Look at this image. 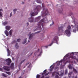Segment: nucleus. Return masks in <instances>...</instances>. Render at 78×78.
Segmentation results:
<instances>
[{"label": "nucleus", "mask_w": 78, "mask_h": 78, "mask_svg": "<svg viewBox=\"0 0 78 78\" xmlns=\"http://www.w3.org/2000/svg\"><path fill=\"white\" fill-rule=\"evenodd\" d=\"M42 5L43 9V15L44 16H46L48 14V11L46 8V6L44 3H42Z\"/></svg>", "instance_id": "nucleus-1"}, {"label": "nucleus", "mask_w": 78, "mask_h": 78, "mask_svg": "<svg viewBox=\"0 0 78 78\" xmlns=\"http://www.w3.org/2000/svg\"><path fill=\"white\" fill-rule=\"evenodd\" d=\"M68 29L66 30L65 31V33L66 34L68 37H69L71 33L70 31L71 30V26L69 25L67 27Z\"/></svg>", "instance_id": "nucleus-2"}, {"label": "nucleus", "mask_w": 78, "mask_h": 78, "mask_svg": "<svg viewBox=\"0 0 78 78\" xmlns=\"http://www.w3.org/2000/svg\"><path fill=\"white\" fill-rule=\"evenodd\" d=\"M58 36H55L53 38V40L52 41V42L50 44H49L48 46H51L54 43H56V44H58Z\"/></svg>", "instance_id": "nucleus-3"}, {"label": "nucleus", "mask_w": 78, "mask_h": 78, "mask_svg": "<svg viewBox=\"0 0 78 78\" xmlns=\"http://www.w3.org/2000/svg\"><path fill=\"white\" fill-rule=\"evenodd\" d=\"M75 26L74 27L73 25H71L72 28H74V29L73 30V32L74 33H76V31H77L78 32V23H74Z\"/></svg>", "instance_id": "nucleus-4"}, {"label": "nucleus", "mask_w": 78, "mask_h": 78, "mask_svg": "<svg viewBox=\"0 0 78 78\" xmlns=\"http://www.w3.org/2000/svg\"><path fill=\"white\" fill-rule=\"evenodd\" d=\"M45 19L47 20L46 18L42 19L41 20H40V22L37 24V25L38 26L37 27L38 28L41 29V25H43L42 22H45Z\"/></svg>", "instance_id": "nucleus-5"}, {"label": "nucleus", "mask_w": 78, "mask_h": 78, "mask_svg": "<svg viewBox=\"0 0 78 78\" xmlns=\"http://www.w3.org/2000/svg\"><path fill=\"white\" fill-rule=\"evenodd\" d=\"M41 9L42 7L41 6L39 5H38L37 6L36 8L34 9V11H36V12L37 13V11H38L40 10Z\"/></svg>", "instance_id": "nucleus-6"}, {"label": "nucleus", "mask_w": 78, "mask_h": 78, "mask_svg": "<svg viewBox=\"0 0 78 78\" xmlns=\"http://www.w3.org/2000/svg\"><path fill=\"white\" fill-rule=\"evenodd\" d=\"M5 61L7 62L6 64L8 66H9L10 64L12 62L11 60L9 58L6 59Z\"/></svg>", "instance_id": "nucleus-7"}, {"label": "nucleus", "mask_w": 78, "mask_h": 78, "mask_svg": "<svg viewBox=\"0 0 78 78\" xmlns=\"http://www.w3.org/2000/svg\"><path fill=\"white\" fill-rule=\"evenodd\" d=\"M3 69H4L7 71H9L10 70V68L9 67H8V66H4Z\"/></svg>", "instance_id": "nucleus-8"}, {"label": "nucleus", "mask_w": 78, "mask_h": 78, "mask_svg": "<svg viewBox=\"0 0 78 78\" xmlns=\"http://www.w3.org/2000/svg\"><path fill=\"white\" fill-rule=\"evenodd\" d=\"M47 71H46V70L45 69L44 72H43V73H42V76L43 75H44L45 76L46 75H47L48 74H49V73H46Z\"/></svg>", "instance_id": "nucleus-9"}, {"label": "nucleus", "mask_w": 78, "mask_h": 78, "mask_svg": "<svg viewBox=\"0 0 78 78\" xmlns=\"http://www.w3.org/2000/svg\"><path fill=\"white\" fill-rule=\"evenodd\" d=\"M34 21V18L32 16H31L29 19V21L30 22H33Z\"/></svg>", "instance_id": "nucleus-10"}, {"label": "nucleus", "mask_w": 78, "mask_h": 78, "mask_svg": "<svg viewBox=\"0 0 78 78\" xmlns=\"http://www.w3.org/2000/svg\"><path fill=\"white\" fill-rule=\"evenodd\" d=\"M34 12H33L32 13H30V14L31 15V16H35V13H37V15L38 14V11H37V12H36V11H34Z\"/></svg>", "instance_id": "nucleus-11"}, {"label": "nucleus", "mask_w": 78, "mask_h": 78, "mask_svg": "<svg viewBox=\"0 0 78 78\" xmlns=\"http://www.w3.org/2000/svg\"><path fill=\"white\" fill-rule=\"evenodd\" d=\"M68 56H69V55L68 54L66 55L64 57L63 60H61V61H60L61 62H63L64 63V62H65L64 60L66 58V57H68Z\"/></svg>", "instance_id": "nucleus-12"}, {"label": "nucleus", "mask_w": 78, "mask_h": 78, "mask_svg": "<svg viewBox=\"0 0 78 78\" xmlns=\"http://www.w3.org/2000/svg\"><path fill=\"white\" fill-rule=\"evenodd\" d=\"M74 53L73 52H72L71 54V55H72L70 56V58L72 59H75L76 58V57H73L74 56Z\"/></svg>", "instance_id": "nucleus-13"}, {"label": "nucleus", "mask_w": 78, "mask_h": 78, "mask_svg": "<svg viewBox=\"0 0 78 78\" xmlns=\"http://www.w3.org/2000/svg\"><path fill=\"white\" fill-rule=\"evenodd\" d=\"M64 28V27L63 26H61V27H59L58 28V30L59 31L60 30H61L62 31H63V29Z\"/></svg>", "instance_id": "nucleus-14"}, {"label": "nucleus", "mask_w": 78, "mask_h": 78, "mask_svg": "<svg viewBox=\"0 0 78 78\" xmlns=\"http://www.w3.org/2000/svg\"><path fill=\"white\" fill-rule=\"evenodd\" d=\"M41 19V16H39L38 17H37L35 19L36 20L38 21L39 20Z\"/></svg>", "instance_id": "nucleus-15"}, {"label": "nucleus", "mask_w": 78, "mask_h": 78, "mask_svg": "<svg viewBox=\"0 0 78 78\" xmlns=\"http://www.w3.org/2000/svg\"><path fill=\"white\" fill-rule=\"evenodd\" d=\"M36 2L37 3L41 4L42 2L40 0H36Z\"/></svg>", "instance_id": "nucleus-16"}, {"label": "nucleus", "mask_w": 78, "mask_h": 78, "mask_svg": "<svg viewBox=\"0 0 78 78\" xmlns=\"http://www.w3.org/2000/svg\"><path fill=\"white\" fill-rule=\"evenodd\" d=\"M36 2L37 3L41 4L42 2L40 0H36Z\"/></svg>", "instance_id": "nucleus-17"}, {"label": "nucleus", "mask_w": 78, "mask_h": 78, "mask_svg": "<svg viewBox=\"0 0 78 78\" xmlns=\"http://www.w3.org/2000/svg\"><path fill=\"white\" fill-rule=\"evenodd\" d=\"M11 28V27L9 26L6 27V29L8 30H9Z\"/></svg>", "instance_id": "nucleus-18"}, {"label": "nucleus", "mask_w": 78, "mask_h": 78, "mask_svg": "<svg viewBox=\"0 0 78 78\" xmlns=\"http://www.w3.org/2000/svg\"><path fill=\"white\" fill-rule=\"evenodd\" d=\"M33 37V34H31L30 36H29V39L31 40V39H32V38Z\"/></svg>", "instance_id": "nucleus-19"}, {"label": "nucleus", "mask_w": 78, "mask_h": 78, "mask_svg": "<svg viewBox=\"0 0 78 78\" xmlns=\"http://www.w3.org/2000/svg\"><path fill=\"white\" fill-rule=\"evenodd\" d=\"M5 34L7 36H8L9 35L8 32L7 30H5Z\"/></svg>", "instance_id": "nucleus-20"}, {"label": "nucleus", "mask_w": 78, "mask_h": 78, "mask_svg": "<svg viewBox=\"0 0 78 78\" xmlns=\"http://www.w3.org/2000/svg\"><path fill=\"white\" fill-rule=\"evenodd\" d=\"M68 66L70 69H72V66L71 65H69Z\"/></svg>", "instance_id": "nucleus-21"}, {"label": "nucleus", "mask_w": 78, "mask_h": 78, "mask_svg": "<svg viewBox=\"0 0 78 78\" xmlns=\"http://www.w3.org/2000/svg\"><path fill=\"white\" fill-rule=\"evenodd\" d=\"M10 67L12 69H13L14 68V63H12L10 66Z\"/></svg>", "instance_id": "nucleus-22"}, {"label": "nucleus", "mask_w": 78, "mask_h": 78, "mask_svg": "<svg viewBox=\"0 0 78 78\" xmlns=\"http://www.w3.org/2000/svg\"><path fill=\"white\" fill-rule=\"evenodd\" d=\"M2 11L3 10H2V9H0V17H2V12H1V11Z\"/></svg>", "instance_id": "nucleus-23"}, {"label": "nucleus", "mask_w": 78, "mask_h": 78, "mask_svg": "<svg viewBox=\"0 0 78 78\" xmlns=\"http://www.w3.org/2000/svg\"><path fill=\"white\" fill-rule=\"evenodd\" d=\"M2 75L5 77H7V75L4 73L2 74Z\"/></svg>", "instance_id": "nucleus-24"}, {"label": "nucleus", "mask_w": 78, "mask_h": 78, "mask_svg": "<svg viewBox=\"0 0 78 78\" xmlns=\"http://www.w3.org/2000/svg\"><path fill=\"white\" fill-rule=\"evenodd\" d=\"M72 74V73H69L68 75V76L69 78H71V75Z\"/></svg>", "instance_id": "nucleus-25"}, {"label": "nucleus", "mask_w": 78, "mask_h": 78, "mask_svg": "<svg viewBox=\"0 0 78 78\" xmlns=\"http://www.w3.org/2000/svg\"><path fill=\"white\" fill-rule=\"evenodd\" d=\"M12 30H10L9 31V34L10 36L12 35Z\"/></svg>", "instance_id": "nucleus-26"}, {"label": "nucleus", "mask_w": 78, "mask_h": 78, "mask_svg": "<svg viewBox=\"0 0 78 78\" xmlns=\"http://www.w3.org/2000/svg\"><path fill=\"white\" fill-rule=\"evenodd\" d=\"M15 47L17 49H18L19 46L18 45V43H16L15 45Z\"/></svg>", "instance_id": "nucleus-27"}, {"label": "nucleus", "mask_w": 78, "mask_h": 78, "mask_svg": "<svg viewBox=\"0 0 78 78\" xmlns=\"http://www.w3.org/2000/svg\"><path fill=\"white\" fill-rule=\"evenodd\" d=\"M6 73H7V74L8 75H11V73L10 72H6Z\"/></svg>", "instance_id": "nucleus-28"}, {"label": "nucleus", "mask_w": 78, "mask_h": 78, "mask_svg": "<svg viewBox=\"0 0 78 78\" xmlns=\"http://www.w3.org/2000/svg\"><path fill=\"white\" fill-rule=\"evenodd\" d=\"M8 23V22L7 21H5V22L3 23L4 25H5Z\"/></svg>", "instance_id": "nucleus-29"}, {"label": "nucleus", "mask_w": 78, "mask_h": 78, "mask_svg": "<svg viewBox=\"0 0 78 78\" xmlns=\"http://www.w3.org/2000/svg\"><path fill=\"white\" fill-rule=\"evenodd\" d=\"M26 60L25 59H24L23 60V61H21L20 63V65H21L22 63H23Z\"/></svg>", "instance_id": "nucleus-30"}, {"label": "nucleus", "mask_w": 78, "mask_h": 78, "mask_svg": "<svg viewBox=\"0 0 78 78\" xmlns=\"http://www.w3.org/2000/svg\"><path fill=\"white\" fill-rule=\"evenodd\" d=\"M26 60L25 59H24L23 60V61H21L20 63V65H21L22 63H23Z\"/></svg>", "instance_id": "nucleus-31"}, {"label": "nucleus", "mask_w": 78, "mask_h": 78, "mask_svg": "<svg viewBox=\"0 0 78 78\" xmlns=\"http://www.w3.org/2000/svg\"><path fill=\"white\" fill-rule=\"evenodd\" d=\"M56 73V72L55 71L53 73H52V76H54L55 75V73Z\"/></svg>", "instance_id": "nucleus-32"}, {"label": "nucleus", "mask_w": 78, "mask_h": 78, "mask_svg": "<svg viewBox=\"0 0 78 78\" xmlns=\"http://www.w3.org/2000/svg\"><path fill=\"white\" fill-rule=\"evenodd\" d=\"M73 71L74 73H77V71L75 69H73Z\"/></svg>", "instance_id": "nucleus-33"}, {"label": "nucleus", "mask_w": 78, "mask_h": 78, "mask_svg": "<svg viewBox=\"0 0 78 78\" xmlns=\"http://www.w3.org/2000/svg\"><path fill=\"white\" fill-rule=\"evenodd\" d=\"M36 77H37L36 78H40V76L39 75L37 74V75Z\"/></svg>", "instance_id": "nucleus-34"}, {"label": "nucleus", "mask_w": 78, "mask_h": 78, "mask_svg": "<svg viewBox=\"0 0 78 78\" xmlns=\"http://www.w3.org/2000/svg\"><path fill=\"white\" fill-rule=\"evenodd\" d=\"M64 75V73H61L60 74V75H59L60 76H62Z\"/></svg>", "instance_id": "nucleus-35"}, {"label": "nucleus", "mask_w": 78, "mask_h": 78, "mask_svg": "<svg viewBox=\"0 0 78 78\" xmlns=\"http://www.w3.org/2000/svg\"><path fill=\"white\" fill-rule=\"evenodd\" d=\"M55 78H59V76L58 75H56L55 76Z\"/></svg>", "instance_id": "nucleus-36"}, {"label": "nucleus", "mask_w": 78, "mask_h": 78, "mask_svg": "<svg viewBox=\"0 0 78 78\" xmlns=\"http://www.w3.org/2000/svg\"><path fill=\"white\" fill-rule=\"evenodd\" d=\"M27 39V38H26V39H25V41L24 42H23V44H25L26 42H27V41H26Z\"/></svg>", "instance_id": "nucleus-37"}, {"label": "nucleus", "mask_w": 78, "mask_h": 78, "mask_svg": "<svg viewBox=\"0 0 78 78\" xmlns=\"http://www.w3.org/2000/svg\"><path fill=\"white\" fill-rule=\"evenodd\" d=\"M54 23L53 21H52V24H51L50 25V26H52L54 24Z\"/></svg>", "instance_id": "nucleus-38"}, {"label": "nucleus", "mask_w": 78, "mask_h": 78, "mask_svg": "<svg viewBox=\"0 0 78 78\" xmlns=\"http://www.w3.org/2000/svg\"><path fill=\"white\" fill-rule=\"evenodd\" d=\"M21 39H18L17 41L18 42H20V41Z\"/></svg>", "instance_id": "nucleus-39"}, {"label": "nucleus", "mask_w": 78, "mask_h": 78, "mask_svg": "<svg viewBox=\"0 0 78 78\" xmlns=\"http://www.w3.org/2000/svg\"><path fill=\"white\" fill-rule=\"evenodd\" d=\"M65 73L66 75L67 74V70L66 69L65 70Z\"/></svg>", "instance_id": "nucleus-40"}, {"label": "nucleus", "mask_w": 78, "mask_h": 78, "mask_svg": "<svg viewBox=\"0 0 78 78\" xmlns=\"http://www.w3.org/2000/svg\"><path fill=\"white\" fill-rule=\"evenodd\" d=\"M56 69H58V67L57 66L55 67V70H56Z\"/></svg>", "instance_id": "nucleus-41"}, {"label": "nucleus", "mask_w": 78, "mask_h": 78, "mask_svg": "<svg viewBox=\"0 0 78 78\" xmlns=\"http://www.w3.org/2000/svg\"><path fill=\"white\" fill-rule=\"evenodd\" d=\"M7 51H8V52H9V53L10 52V51H9V48H8V49H7Z\"/></svg>", "instance_id": "nucleus-42"}, {"label": "nucleus", "mask_w": 78, "mask_h": 78, "mask_svg": "<svg viewBox=\"0 0 78 78\" xmlns=\"http://www.w3.org/2000/svg\"><path fill=\"white\" fill-rule=\"evenodd\" d=\"M17 11V9H15L13 10L14 12H16Z\"/></svg>", "instance_id": "nucleus-43"}, {"label": "nucleus", "mask_w": 78, "mask_h": 78, "mask_svg": "<svg viewBox=\"0 0 78 78\" xmlns=\"http://www.w3.org/2000/svg\"><path fill=\"white\" fill-rule=\"evenodd\" d=\"M60 64L59 62L58 63H57V66H59Z\"/></svg>", "instance_id": "nucleus-44"}, {"label": "nucleus", "mask_w": 78, "mask_h": 78, "mask_svg": "<svg viewBox=\"0 0 78 78\" xmlns=\"http://www.w3.org/2000/svg\"><path fill=\"white\" fill-rule=\"evenodd\" d=\"M10 52H8V56H10Z\"/></svg>", "instance_id": "nucleus-45"}, {"label": "nucleus", "mask_w": 78, "mask_h": 78, "mask_svg": "<svg viewBox=\"0 0 78 78\" xmlns=\"http://www.w3.org/2000/svg\"><path fill=\"white\" fill-rule=\"evenodd\" d=\"M40 33V31H37V32H35V34H38V33Z\"/></svg>", "instance_id": "nucleus-46"}, {"label": "nucleus", "mask_w": 78, "mask_h": 78, "mask_svg": "<svg viewBox=\"0 0 78 78\" xmlns=\"http://www.w3.org/2000/svg\"><path fill=\"white\" fill-rule=\"evenodd\" d=\"M12 16V12L11 13H10V17H11Z\"/></svg>", "instance_id": "nucleus-47"}, {"label": "nucleus", "mask_w": 78, "mask_h": 78, "mask_svg": "<svg viewBox=\"0 0 78 78\" xmlns=\"http://www.w3.org/2000/svg\"><path fill=\"white\" fill-rule=\"evenodd\" d=\"M59 12L60 13H62V11H59Z\"/></svg>", "instance_id": "nucleus-48"}, {"label": "nucleus", "mask_w": 78, "mask_h": 78, "mask_svg": "<svg viewBox=\"0 0 78 78\" xmlns=\"http://www.w3.org/2000/svg\"><path fill=\"white\" fill-rule=\"evenodd\" d=\"M54 67H52L50 69L51 70H53V69Z\"/></svg>", "instance_id": "nucleus-49"}, {"label": "nucleus", "mask_w": 78, "mask_h": 78, "mask_svg": "<svg viewBox=\"0 0 78 78\" xmlns=\"http://www.w3.org/2000/svg\"><path fill=\"white\" fill-rule=\"evenodd\" d=\"M27 26H28L29 25V23H27Z\"/></svg>", "instance_id": "nucleus-50"}, {"label": "nucleus", "mask_w": 78, "mask_h": 78, "mask_svg": "<svg viewBox=\"0 0 78 78\" xmlns=\"http://www.w3.org/2000/svg\"><path fill=\"white\" fill-rule=\"evenodd\" d=\"M55 73H57V74H58V75H60V74H59V73H56V72Z\"/></svg>", "instance_id": "nucleus-51"}, {"label": "nucleus", "mask_w": 78, "mask_h": 78, "mask_svg": "<svg viewBox=\"0 0 78 78\" xmlns=\"http://www.w3.org/2000/svg\"><path fill=\"white\" fill-rule=\"evenodd\" d=\"M44 76H42L41 77L42 78H44Z\"/></svg>", "instance_id": "nucleus-52"}, {"label": "nucleus", "mask_w": 78, "mask_h": 78, "mask_svg": "<svg viewBox=\"0 0 78 78\" xmlns=\"http://www.w3.org/2000/svg\"><path fill=\"white\" fill-rule=\"evenodd\" d=\"M66 63H67V62H66L65 63H64V64L65 65L66 64Z\"/></svg>", "instance_id": "nucleus-53"}, {"label": "nucleus", "mask_w": 78, "mask_h": 78, "mask_svg": "<svg viewBox=\"0 0 78 78\" xmlns=\"http://www.w3.org/2000/svg\"><path fill=\"white\" fill-rule=\"evenodd\" d=\"M39 50H40L39 49H38L37 51H39Z\"/></svg>", "instance_id": "nucleus-54"}, {"label": "nucleus", "mask_w": 78, "mask_h": 78, "mask_svg": "<svg viewBox=\"0 0 78 78\" xmlns=\"http://www.w3.org/2000/svg\"><path fill=\"white\" fill-rule=\"evenodd\" d=\"M52 70L50 69V71L52 72Z\"/></svg>", "instance_id": "nucleus-55"}, {"label": "nucleus", "mask_w": 78, "mask_h": 78, "mask_svg": "<svg viewBox=\"0 0 78 78\" xmlns=\"http://www.w3.org/2000/svg\"><path fill=\"white\" fill-rule=\"evenodd\" d=\"M14 14H16V12H14Z\"/></svg>", "instance_id": "nucleus-56"}, {"label": "nucleus", "mask_w": 78, "mask_h": 78, "mask_svg": "<svg viewBox=\"0 0 78 78\" xmlns=\"http://www.w3.org/2000/svg\"><path fill=\"white\" fill-rule=\"evenodd\" d=\"M48 46H45V47H46V48H48Z\"/></svg>", "instance_id": "nucleus-57"}, {"label": "nucleus", "mask_w": 78, "mask_h": 78, "mask_svg": "<svg viewBox=\"0 0 78 78\" xmlns=\"http://www.w3.org/2000/svg\"><path fill=\"white\" fill-rule=\"evenodd\" d=\"M75 78H77V76H76V77H75Z\"/></svg>", "instance_id": "nucleus-58"}, {"label": "nucleus", "mask_w": 78, "mask_h": 78, "mask_svg": "<svg viewBox=\"0 0 78 78\" xmlns=\"http://www.w3.org/2000/svg\"><path fill=\"white\" fill-rule=\"evenodd\" d=\"M22 4H24V2H22Z\"/></svg>", "instance_id": "nucleus-59"}, {"label": "nucleus", "mask_w": 78, "mask_h": 78, "mask_svg": "<svg viewBox=\"0 0 78 78\" xmlns=\"http://www.w3.org/2000/svg\"><path fill=\"white\" fill-rule=\"evenodd\" d=\"M19 78H22V77H21V76H20V77Z\"/></svg>", "instance_id": "nucleus-60"}, {"label": "nucleus", "mask_w": 78, "mask_h": 78, "mask_svg": "<svg viewBox=\"0 0 78 78\" xmlns=\"http://www.w3.org/2000/svg\"><path fill=\"white\" fill-rule=\"evenodd\" d=\"M19 78H22V77H21V76H20V77Z\"/></svg>", "instance_id": "nucleus-61"}, {"label": "nucleus", "mask_w": 78, "mask_h": 78, "mask_svg": "<svg viewBox=\"0 0 78 78\" xmlns=\"http://www.w3.org/2000/svg\"><path fill=\"white\" fill-rule=\"evenodd\" d=\"M45 78H49V77H46Z\"/></svg>", "instance_id": "nucleus-62"}, {"label": "nucleus", "mask_w": 78, "mask_h": 78, "mask_svg": "<svg viewBox=\"0 0 78 78\" xmlns=\"http://www.w3.org/2000/svg\"><path fill=\"white\" fill-rule=\"evenodd\" d=\"M28 41V42H30V41H29V40Z\"/></svg>", "instance_id": "nucleus-63"}, {"label": "nucleus", "mask_w": 78, "mask_h": 78, "mask_svg": "<svg viewBox=\"0 0 78 78\" xmlns=\"http://www.w3.org/2000/svg\"><path fill=\"white\" fill-rule=\"evenodd\" d=\"M63 78H66V77H64Z\"/></svg>", "instance_id": "nucleus-64"}]
</instances>
